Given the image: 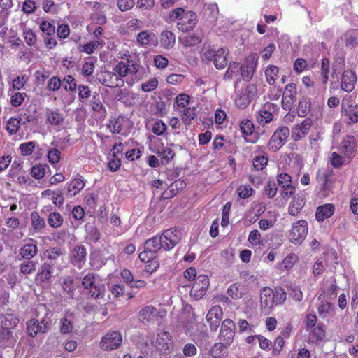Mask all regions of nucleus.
Wrapping results in <instances>:
<instances>
[{"instance_id":"79ce46f5","label":"nucleus","mask_w":358,"mask_h":358,"mask_svg":"<svg viewBox=\"0 0 358 358\" xmlns=\"http://www.w3.org/2000/svg\"><path fill=\"white\" fill-rule=\"evenodd\" d=\"M157 153L160 157L162 164L169 163L176 155L174 150L169 147H162Z\"/></svg>"},{"instance_id":"e433bc0d","label":"nucleus","mask_w":358,"mask_h":358,"mask_svg":"<svg viewBox=\"0 0 358 358\" xmlns=\"http://www.w3.org/2000/svg\"><path fill=\"white\" fill-rule=\"evenodd\" d=\"M96 57H89L84 59V63L81 68V73L85 77H89L94 73Z\"/></svg>"},{"instance_id":"a19ab883","label":"nucleus","mask_w":358,"mask_h":358,"mask_svg":"<svg viewBox=\"0 0 358 358\" xmlns=\"http://www.w3.org/2000/svg\"><path fill=\"white\" fill-rule=\"evenodd\" d=\"M104 44L103 41H90L85 44H82L78 46L80 52L86 54H92L99 46H103Z\"/></svg>"},{"instance_id":"6e6d98bb","label":"nucleus","mask_w":358,"mask_h":358,"mask_svg":"<svg viewBox=\"0 0 358 358\" xmlns=\"http://www.w3.org/2000/svg\"><path fill=\"white\" fill-rule=\"evenodd\" d=\"M268 157L266 155H257L253 158L252 166L256 171H262L268 164Z\"/></svg>"},{"instance_id":"c85d7f7f","label":"nucleus","mask_w":358,"mask_h":358,"mask_svg":"<svg viewBox=\"0 0 358 358\" xmlns=\"http://www.w3.org/2000/svg\"><path fill=\"white\" fill-rule=\"evenodd\" d=\"M203 36L201 34L189 33L179 38L180 43L184 47H192L199 45L202 41Z\"/></svg>"},{"instance_id":"69168bd1","label":"nucleus","mask_w":358,"mask_h":358,"mask_svg":"<svg viewBox=\"0 0 358 358\" xmlns=\"http://www.w3.org/2000/svg\"><path fill=\"white\" fill-rule=\"evenodd\" d=\"M36 148V143L34 141H29L21 143L19 146V150L21 155L29 156L31 155Z\"/></svg>"},{"instance_id":"f8f14e48","label":"nucleus","mask_w":358,"mask_h":358,"mask_svg":"<svg viewBox=\"0 0 358 358\" xmlns=\"http://www.w3.org/2000/svg\"><path fill=\"white\" fill-rule=\"evenodd\" d=\"M163 241V249L164 250H171L180 241L181 233L177 229H169L163 231L161 234Z\"/></svg>"},{"instance_id":"774afa93","label":"nucleus","mask_w":358,"mask_h":358,"mask_svg":"<svg viewBox=\"0 0 358 358\" xmlns=\"http://www.w3.org/2000/svg\"><path fill=\"white\" fill-rule=\"evenodd\" d=\"M159 82L157 78L153 77L141 84V90L144 92H150L156 90L158 87Z\"/></svg>"},{"instance_id":"20e7f679","label":"nucleus","mask_w":358,"mask_h":358,"mask_svg":"<svg viewBox=\"0 0 358 358\" xmlns=\"http://www.w3.org/2000/svg\"><path fill=\"white\" fill-rule=\"evenodd\" d=\"M289 134L290 131L287 127H278L268 142V150L273 152L279 150L287 141Z\"/></svg>"},{"instance_id":"13d9d810","label":"nucleus","mask_w":358,"mask_h":358,"mask_svg":"<svg viewBox=\"0 0 358 358\" xmlns=\"http://www.w3.org/2000/svg\"><path fill=\"white\" fill-rule=\"evenodd\" d=\"M63 88L70 92H76L77 85L75 78L71 75L64 77L62 83Z\"/></svg>"},{"instance_id":"2f4dec72","label":"nucleus","mask_w":358,"mask_h":358,"mask_svg":"<svg viewBox=\"0 0 358 358\" xmlns=\"http://www.w3.org/2000/svg\"><path fill=\"white\" fill-rule=\"evenodd\" d=\"M19 322L17 316L12 313L1 314L0 323L1 327L13 329Z\"/></svg>"},{"instance_id":"338daca9","label":"nucleus","mask_w":358,"mask_h":358,"mask_svg":"<svg viewBox=\"0 0 358 358\" xmlns=\"http://www.w3.org/2000/svg\"><path fill=\"white\" fill-rule=\"evenodd\" d=\"M30 174L35 179L43 178L45 175V166L41 164H36L31 169Z\"/></svg>"},{"instance_id":"1a4fd4ad","label":"nucleus","mask_w":358,"mask_h":358,"mask_svg":"<svg viewBox=\"0 0 358 358\" xmlns=\"http://www.w3.org/2000/svg\"><path fill=\"white\" fill-rule=\"evenodd\" d=\"M278 109L277 104L271 102L265 103L256 115L257 122L262 126L270 123Z\"/></svg>"},{"instance_id":"aec40b11","label":"nucleus","mask_w":358,"mask_h":358,"mask_svg":"<svg viewBox=\"0 0 358 358\" xmlns=\"http://www.w3.org/2000/svg\"><path fill=\"white\" fill-rule=\"evenodd\" d=\"M357 81V75L354 71L345 70L341 76V88L346 92H351L355 89Z\"/></svg>"},{"instance_id":"f257e3e1","label":"nucleus","mask_w":358,"mask_h":358,"mask_svg":"<svg viewBox=\"0 0 358 358\" xmlns=\"http://www.w3.org/2000/svg\"><path fill=\"white\" fill-rule=\"evenodd\" d=\"M87 252L85 246L77 243L69 248V264L78 270H81L86 264Z\"/></svg>"},{"instance_id":"7c9ffc66","label":"nucleus","mask_w":358,"mask_h":358,"mask_svg":"<svg viewBox=\"0 0 358 358\" xmlns=\"http://www.w3.org/2000/svg\"><path fill=\"white\" fill-rule=\"evenodd\" d=\"M80 278L75 275H66L62 278L61 285L63 291H75L80 287Z\"/></svg>"},{"instance_id":"473e14b6","label":"nucleus","mask_w":358,"mask_h":358,"mask_svg":"<svg viewBox=\"0 0 358 358\" xmlns=\"http://www.w3.org/2000/svg\"><path fill=\"white\" fill-rule=\"evenodd\" d=\"M157 313L158 311L154 306H147L139 311V320L142 322H150L154 320Z\"/></svg>"},{"instance_id":"7ed1b4c3","label":"nucleus","mask_w":358,"mask_h":358,"mask_svg":"<svg viewBox=\"0 0 358 358\" xmlns=\"http://www.w3.org/2000/svg\"><path fill=\"white\" fill-rule=\"evenodd\" d=\"M229 50L226 48H209L203 53L205 59L208 61H213L214 66L217 69H223L227 65V57Z\"/></svg>"},{"instance_id":"6ab92c4d","label":"nucleus","mask_w":358,"mask_h":358,"mask_svg":"<svg viewBox=\"0 0 358 358\" xmlns=\"http://www.w3.org/2000/svg\"><path fill=\"white\" fill-rule=\"evenodd\" d=\"M155 347L161 352H169L173 347L171 334L167 331L159 333L157 336Z\"/></svg>"},{"instance_id":"4be33fe9","label":"nucleus","mask_w":358,"mask_h":358,"mask_svg":"<svg viewBox=\"0 0 358 358\" xmlns=\"http://www.w3.org/2000/svg\"><path fill=\"white\" fill-rule=\"evenodd\" d=\"M46 122L55 127H60L64 121V115L63 113L58 109H46L45 113Z\"/></svg>"},{"instance_id":"052dcab7","label":"nucleus","mask_w":358,"mask_h":358,"mask_svg":"<svg viewBox=\"0 0 358 358\" xmlns=\"http://www.w3.org/2000/svg\"><path fill=\"white\" fill-rule=\"evenodd\" d=\"M27 96V95L25 92H13L10 95V103L13 107H19L23 103Z\"/></svg>"},{"instance_id":"0e129e2a","label":"nucleus","mask_w":358,"mask_h":358,"mask_svg":"<svg viewBox=\"0 0 358 358\" xmlns=\"http://www.w3.org/2000/svg\"><path fill=\"white\" fill-rule=\"evenodd\" d=\"M333 310L334 306L329 302L322 303L317 308L318 314L322 318L329 316L333 312Z\"/></svg>"},{"instance_id":"0eeeda50","label":"nucleus","mask_w":358,"mask_h":358,"mask_svg":"<svg viewBox=\"0 0 358 358\" xmlns=\"http://www.w3.org/2000/svg\"><path fill=\"white\" fill-rule=\"evenodd\" d=\"M333 171L329 168L319 169L316 174V180L320 185V192L323 196H328L332 187L331 178Z\"/></svg>"},{"instance_id":"ddd939ff","label":"nucleus","mask_w":358,"mask_h":358,"mask_svg":"<svg viewBox=\"0 0 358 358\" xmlns=\"http://www.w3.org/2000/svg\"><path fill=\"white\" fill-rule=\"evenodd\" d=\"M313 126V121L306 118L301 123L296 124L292 129L291 137L294 141H299L305 138Z\"/></svg>"},{"instance_id":"72a5a7b5","label":"nucleus","mask_w":358,"mask_h":358,"mask_svg":"<svg viewBox=\"0 0 358 358\" xmlns=\"http://www.w3.org/2000/svg\"><path fill=\"white\" fill-rule=\"evenodd\" d=\"M85 185L82 178L72 179L67 183V192L70 196H75L84 188Z\"/></svg>"},{"instance_id":"4c0bfd02","label":"nucleus","mask_w":358,"mask_h":358,"mask_svg":"<svg viewBox=\"0 0 358 358\" xmlns=\"http://www.w3.org/2000/svg\"><path fill=\"white\" fill-rule=\"evenodd\" d=\"M181 119L185 126H189L192 120L197 117V112L196 107H187L180 111Z\"/></svg>"},{"instance_id":"603ef678","label":"nucleus","mask_w":358,"mask_h":358,"mask_svg":"<svg viewBox=\"0 0 358 358\" xmlns=\"http://www.w3.org/2000/svg\"><path fill=\"white\" fill-rule=\"evenodd\" d=\"M80 283H82L83 288L85 289L92 290V289H94L96 291H99V289H97V286L96 285V278L93 273H87L85 275L82 281H80Z\"/></svg>"},{"instance_id":"a211bd4d","label":"nucleus","mask_w":358,"mask_h":358,"mask_svg":"<svg viewBox=\"0 0 358 358\" xmlns=\"http://www.w3.org/2000/svg\"><path fill=\"white\" fill-rule=\"evenodd\" d=\"M244 65L239 62H231L229 64L228 68L224 75L225 80H231L234 77L239 76L240 75L245 80H249L250 79V73L245 75Z\"/></svg>"},{"instance_id":"9b49d317","label":"nucleus","mask_w":358,"mask_h":358,"mask_svg":"<svg viewBox=\"0 0 358 358\" xmlns=\"http://www.w3.org/2000/svg\"><path fill=\"white\" fill-rule=\"evenodd\" d=\"M122 342V336L119 331H113L103 336L100 341V348L103 350L118 348Z\"/></svg>"},{"instance_id":"680f3d73","label":"nucleus","mask_w":358,"mask_h":358,"mask_svg":"<svg viewBox=\"0 0 358 358\" xmlns=\"http://www.w3.org/2000/svg\"><path fill=\"white\" fill-rule=\"evenodd\" d=\"M166 130L167 126L162 120H157L152 127V133L159 136H164Z\"/></svg>"},{"instance_id":"09e8293b","label":"nucleus","mask_w":358,"mask_h":358,"mask_svg":"<svg viewBox=\"0 0 358 358\" xmlns=\"http://www.w3.org/2000/svg\"><path fill=\"white\" fill-rule=\"evenodd\" d=\"M279 69L277 66L269 65L265 70V76L266 82L272 85H274L278 78Z\"/></svg>"},{"instance_id":"b1692460","label":"nucleus","mask_w":358,"mask_h":358,"mask_svg":"<svg viewBox=\"0 0 358 358\" xmlns=\"http://www.w3.org/2000/svg\"><path fill=\"white\" fill-rule=\"evenodd\" d=\"M37 241L31 238L29 243H26L20 250V255L26 260L31 259L38 253Z\"/></svg>"},{"instance_id":"49530a36","label":"nucleus","mask_w":358,"mask_h":358,"mask_svg":"<svg viewBox=\"0 0 358 358\" xmlns=\"http://www.w3.org/2000/svg\"><path fill=\"white\" fill-rule=\"evenodd\" d=\"M47 220L49 226L54 229L60 227L64 222V219L62 215L56 211L51 212L48 215Z\"/></svg>"},{"instance_id":"a878e982","label":"nucleus","mask_w":358,"mask_h":358,"mask_svg":"<svg viewBox=\"0 0 358 358\" xmlns=\"http://www.w3.org/2000/svg\"><path fill=\"white\" fill-rule=\"evenodd\" d=\"M43 198H48L52 203L58 208H61L64 202L62 191L61 189L52 190L47 189L41 192Z\"/></svg>"},{"instance_id":"5701e85b","label":"nucleus","mask_w":358,"mask_h":358,"mask_svg":"<svg viewBox=\"0 0 358 358\" xmlns=\"http://www.w3.org/2000/svg\"><path fill=\"white\" fill-rule=\"evenodd\" d=\"M335 212V206L332 203H325L319 206L315 212V219L319 222H324L331 217Z\"/></svg>"},{"instance_id":"412c9836","label":"nucleus","mask_w":358,"mask_h":358,"mask_svg":"<svg viewBox=\"0 0 358 358\" xmlns=\"http://www.w3.org/2000/svg\"><path fill=\"white\" fill-rule=\"evenodd\" d=\"M222 318V310L219 306H213L206 315V320L211 330L216 331Z\"/></svg>"},{"instance_id":"c756f323","label":"nucleus","mask_w":358,"mask_h":358,"mask_svg":"<svg viewBox=\"0 0 358 358\" xmlns=\"http://www.w3.org/2000/svg\"><path fill=\"white\" fill-rule=\"evenodd\" d=\"M136 42L139 45L145 47L155 45L157 43V39L154 33L148 31H143L138 34Z\"/></svg>"},{"instance_id":"bb28decb","label":"nucleus","mask_w":358,"mask_h":358,"mask_svg":"<svg viewBox=\"0 0 358 358\" xmlns=\"http://www.w3.org/2000/svg\"><path fill=\"white\" fill-rule=\"evenodd\" d=\"M239 129L241 132L243 138L248 143H255L254 141L250 138L255 131V126L253 122L248 119H243L239 122Z\"/></svg>"},{"instance_id":"de8ad7c7","label":"nucleus","mask_w":358,"mask_h":358,"mask_svg":"<svg viewBox=\"0 0 358 358\" xmlns=\"http://www.w3.org/2000/svg\"><path fill=\"white\" fill-rule=\"evenodd\" d=\"M191 97L187 94L182 93L178 94L174 101V108L181 111V109H184L187 107L190 103Z\"/></svg>"},{"instance_id":"39448f33","label":"nucleus","mask_w":358,"mask_h":358,"mask_svg":"<svg viewBox=\"0 0 358 358\" xmlns=\"http://www.w3.org/2000/svg\"><path fill=\"white\" fill-rule=\"evenodd\" d=\"M342 115L348 118V124L358 123V104L351 95H345L341 101Z\"/></svg>"},{"instance_id":"8fccbe9b","label":"nucleus","mask_w":358,"mask_h":358,"mask_svg":"<svg viewBox=\"0 0 358 358\" xmlns=\"http://www.w3.org/2000/svg\"><path fill=\"white\" fill-rule=\"evenodd\" d=\"M113 73H116V76H118L120 79H122L123 78H125L127 76L129 75H134L130 70L129 69L128 66H126L124 61H120L117 63L116 65L113 69Z\"/></svg>"},{"instance_id":"a18cd8bd","label":"nucleus","mask_w":358,"mask_h":358,"mask_svg":"<svg viewBox=\"0 0 358 358\" xmlns=\"http://www.w3.org/2000/svg\"><path fill=\"white\" fill-rule=\"evenodd\" d=\"M31 227L35 231H41L45 227V220L36 211L31 213Z\"/></svg>"},{"instance_id":"3c124183","label":"nucleus","mask_w":358,"mask_h":358,"mask_svg":"<svg viewBox=\"0 0 358 358\" xmlns=\"http://www.w3.org/2000/svg\"><path fill=\"white\" fill-rule=\"evenodd\" d=\"M37 262L31 259L26 260L19 266L20 271L24 275L34 273L36 269Z\"/></svg>"},{"instance_id":"e2e57ef3","label":"nucleus","mask_w":358,"mask_h":358,"mask_svg":"<svg viewBox=\"0 0 358 358\" xmlns=\"http://www.w3.org/2000/svg\"><path fill=\"white\" fill-rule=\"evenodd\" d=\"M29 77L26 74L17 76L13 80L12 88L14 90H20L28 83Z\"/></svg>"},{"instance_id":"c9c22d12","label":"nucleus","mask_w":358,"mask_h":358,"mask_svg":"<svg viewBox=\"0 0 358 358\" xmlns=\"http://www.w3.org/2000/svg\"><path fill=\"white\" fill-rule=\"evenodd\" d=\"M145 248L155 254L160 250L161 248H163V241L161 235L148 239L145 243Z\"/></svg>"},{"instance_id":"c03bdc74","label":"nucleus","mask_w":358,"mask_h":358,"mask_svg":"<svg viewBox=\"0 0 358 358\" xmlns=\"http://www.w3.org/2000/svg\"><path fill=\"white\" fill-rule=\"evenodd\" d=\"M176 41V37L173 32L166 30L161 34L160 42L165 48H171L173 46Z\"/></svg>"},{"instance_id":"58836bf2","label":"nucleus","mask_w":358,"mask_h":358,"mask_svg":"<svg viewBox=\"0 0 358 358\" xmlns=\"http://www.w3.org/2000/svg\"><path fill=\"white\" fill-rule=\"evenodd\" d=\"M305 205L304 199L301 196H295L289 206L288 212L292 216L297 215Z\"/></svg>"},{"instance_id":"37998d69","label":"nucleus","mask_w":358,"mask_h":358,"mask_svg":"<svg viewBox=\"0 0 358 358\" xmlns=\"http://www.w3.org/2000/svg\"><path fill=\"white\" fill-rule=\"evenodd\" d=\"M330 71V63L328 58H323L321 62L320 74L321 83L323 85L324 89L327 87V83L329 80V74Z\"/></svg>"},{"instance_id":"4d7b16f0","label":"nucleus","mask_w":358,"mask_h":358,"mask_svg":"<svg viewBox=\"0 0 358 358\" xmlns=\"http://www.w3.org/2000/svg\"><path fill=\"white\" fill-rule=\"evenodd\" d=\"M261 305L265 309H271L276 306L275 296L272 292H267L261 296Z\"/></svg>"},{"instance_id":"f03ea898","label":"nucleus","mask_w":358,"mask_h":358,"mask_svg":"<svg viewBox=\"0 0 358 358\" xmlns=\"http://www.w3.org/2000/svg\"><path fill=\"white\" fill-rule=\"evenodd\" d=\"M106 127L113 134L127 136L131 129V122L126 117L120 115L110 117Z\"/></svg>"},{"instance_id":"423d86ee","label":"nucleus","mask_w":358,"mask_h":358,"mask_svg":"<svg viewBox=\"0 0 358 358\" xmlns=\"http://www.w3.org/2000/svg\"><path fill=\"white\" fill-rule=\"evenodd\" d=\"M257 90L255 85L250 84L242 89L234 99L236 106L239 109L246 108L257 95Z\"/></svg>"},{"instance_id":"bf43d9fd","label":"nucleus","mask_w":358,"mask_h":358,"mask_svg":"<svg viewBox=\"0 0 358 358\" xmlns=\"http://www.w3.org/2000/svg\"><path fill=\"white\" fill-rule=\"evenodd\" d=\"M22 36L25 43L29 46H34L36 43V35L30 28H25L23 29Z\"/></svg>"},{"instance_id":"cd10ccee","label":"nucleus","mask_w":358,"mask_h":358,"mask_svg":"<svg viewBox=\"0 0 358 358\" xmlns=\"http://www.w3.org/2000/svg\"><path fill=\"white\" fill-rule=\"evenodd\" d=\"M186 182L184 180L178 179L172 182L169 187L163 192L164 199L172 198L176 196L179 191L186 187Z\"/></svg>"},{"instance_id":"5fc2aeb1","label":"nucleus","mask_w":358,"mask_h":358,"mask_svg":"<svg viewBox=\"0 0 358 358\" xmlns=\"http://www.w3.org/2000/svg\"><path fill=\"white\" fill-rule=\"evenodd\" d=\"M311 103L309 99L303 98L299 101L297 114L299 117H305L310 110Z\"/></svg>"},{"instance_id":"f704fd0d","label":"nucleus","mask_w":358,"mask_h":358,"mask_svg":"<svg viewBox=\"0 0 358 358\" xmlns=\"http://www.w3.org/2000/svg\"><path fill=\"white\" fill-rule=\"evenodd\" d=\"M338 150L340 152L343 154L348 159H351L355 152V142L350 138L344 139L341 143Z\"/></svg>"},{"instance_id":"ea45409f","label":"nucleus","mask_w":358,"mask_h":358,"mask_svg":"<svg viewBox=\"0 0 358 358\" xmlns=\"http://www.w3.org/2000/svg\"><path fill=\"white\" fill-rule=\"evenodd\" d=\"M227 346L224 342L216 343L212 346L210 355L213 358H225L227 355L226 351Z\"/></svg>"},{"instance_id":"9d476101","label":"nucleus","mask_w":358,"mask_h":358,"mask_svg":"<svg viewBox=\"0 0 358 358\" xmlns=\"http://www.w3.org/2000/svg\"><path fill=\"white\" fill-rule=\"evenodd\" d=\"M53 273V265L51 263L45 262L38 268L36 276V281L43 287H48L52 283Z\"/></svg>"},{"instance_id":"393cba45","label":"nucleus","mask_w":358,"mask_h":358,"mask_svg":"<svg viewBox=\"0 0 358 358\" xmlns=\"http://www.w3.org/2000/svg\"><path fill=\"white\" fill-rule=\"evenodd\" d=\"M48 329V323L45 320H42L41 324L36 319H31L27 322L28 333L32 337H34L38 333H44Z\"/></svg>"},{"instance_id":"f3484780","label":"nucleus","mask_w":358,"mask_h":358,"mask_svg":"<svg viewBox=\"0 0 358 358\" xmlns=\"http://www.w3.org/2000/svg\"><path fill=\"white\" fill-rule=\"evenodd\" d=\"M99 82L104 86L108 87H122L124 85V81L120 79L115 73L110 71H101L98 78Z\"/></svg>"},{"instance_id":"6e6552de","label":"nucleus","mask_w":358,"mask_h":358,"mask_svg":"<svg viewBox=\"0 0 358 358\" xmlns=\"http://www.w3.org/2000/svg\"><path fill=\"white\" fill-rule=\"evenodd\" d=\"M308 231V222L301 220L295 222L289 234V238L294 244H301L305 240Z\"/></svg>"},{"instance_id":"dca6fc26","label":"nucleus","mask_w":358,"mask_h":358,"mask_svg":"<svg viewBox=\"0 0 358 358\" xmlns=\"http://www.w3.org/2000/svg\"><path fill=\"white\" fill-rule=\"evenodd\" d=\"M235 324L230 319L224 320L221 325L220 332V339L224 342L226 345H229L234 337Z\"/></svg>"},{"instance_id":"4468645a","label":"nucleus","mask_w":358,"mask_h":358,"mask_svg":"<svg viewBox=\"0 0 358 358\" xmlns=\"http://www.w3.org/2000/svg\"><path fill=\"white\" fill-rule=\"evenodd\" d=\"M296 85L291 83L285 86L282 99V107L285 110H289L296 101Z\"/></svg>"},{"instance_id":"2eb2a0df","label":"nucleus","mask_w":358,"mask_h":358,"mask_svg":"<svg viewBox=\"0 0 358 358\" xmlns=\"http://www.w3.org/2000/svg\"><path fill=\"white\" fill-rule=\"evenodd\" d=\"M197 22V15L195 12L189 10L185 12L179 19L177 23L178 29L187 32L194 29Z\"/></svg>"},{"instance_id":"864d4df0","label":"nucleus","mask_w":358,"mask_h":358,"mask_svg":"<svg viewBox=\"0 0 358 358\" xmlns=\"http://www.w3.org/2000/svg\"><path fill=\"white\" fill-rule=\"evenodd\" d=\"M22 117H10L6 122V129L10 134H16L20 128Z\"/></svg>"}]
</instances>
